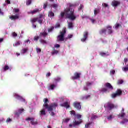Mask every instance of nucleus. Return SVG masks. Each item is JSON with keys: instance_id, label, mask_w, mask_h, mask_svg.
<instances>
[{"instance_id": "f257e3e1", "label": "nucleus", "mask_w": 128, "mask_h": 128, "mask_svg": "<svg viewBox=\"0 0 128 128\" xmlns=\"http://www.w3.org/2000/svg\"><path fill=\"white\" fill-rule=\"evenodd\" d=\"M70 8H68L64 10V12L61 13V18H64L66 16V18L70 20H76V16L74 15V10L72 8H76V4H69Z\"/></svg>"}, {"instance_id": "f03ea898", "label": "nucleus", "mask_w": 128, "mask_h": 128, "mask_svg": "<svg viewBox=\"0 0 128 128\" xmlns=\"http://www.w3.org/2000/svg\"><path fill=\"white\" fill-rule=\"evenodd\" d=\"M44 104L43 105L44 108L45 110H47L48 112H52L50 113V116H56V114L54 113L53 110H54L58 106V103H52L50 105H48V99L45 98L44 99Z\"/></svg>"}, {"instance_id": "7ed1b4c3", "label": "nucleus", "mask_w": 128, "mask_h": 128, "mask_svg": "<svg viewBox=\"0 0 128 128\" xmlns=\"http://www.w3.org/2000/svg\"><path fill=\"white\" fill-rule=\"evenodd\" d=\"M66 34V30L64 29L62 31L60 32V35H59L57 38L58 42H64V36Z\"/></svg>"}, {"instance_id": "20e7f679", "label": "nucleus", "mask_w": 128, "mask_h": 128, "mask_svg": "<svg viewBox=\"0 0 128 128\" xmlns=\"http://www.w3.org/2000/svg\"><path fill=\"white\" fill-rule=\"evenodd\" d=\"M104 107L106 110H114V108H116V105L112 104V102H108L105 104Z\"/></svg>"}, {"instance_id": "39448f33", "label": "nucleus", "mask_w": 128, "mask_h": 128, "mask_svg": "<svg viewBox=\"0 0 128 128\" xmlns=\"http://www.w3.org/2000/svg\"><path fill=\"white\" fill-rule=\"evenodd\" d=\"M26 122L30 121V124L32 126H36L38 124V122H34V118H28L26 119Z\"/></svg>"}, {"instance_id": "423d86ee", "label": "nucleus", "mask_w": 128, "mask_h": 128, "mask_svg": "<svg viewBox=\"0 0 128 128\" xmlns=\"http://www.w3.org/2000/svg\"><path fill=\"white\" fill-rule=\"evenodd\" d=\"M122 94V91L120 89H118L115 94H112V98H116L117 96H120Z\"/></svg>"}, {"instance_id": "0eeeda50", "label": "nucleus", "mask_w": 128, "mask_h": 128, "mask_svg": "<svg viewBox=\"0 0 128 128\" xmlns=\"http://www.w3.org/2000/svg\"><path fill=\"white\" fill-rule=\"evenodd\" d=\"M14 96L18 100H20L22 102H26V99H24L22 96L18 94H14Z\"/></svg>"}, {"instance_id": "6e6552de", "label": "nucleus", "mask_w": 128, "mask_h": 128, "mask_svg": "<svg viewBox=\"0 0 128 128\" xmlns=\"http://www.w3.org/2000/svg\"><path fill=\"white\" fill-rule=\"evenodd\" d=\"M73 106L74 108L78 110H82V104L80 102H75L74 103Z\"/></svg>"}, {"instance_id": "1a4fd4ad", "label": "nucleus", "mask_w": 128, "mask_h": 128, "mask_svg": "<svg viewBox=\"0 0 128 128\" xmlns=\"http://www.w3.org/2000/svg\"><path fill=\"white\" fill-rule=\"evenodd\" d=\"M80 76H82V74L76 72L74 74V76L72 77V80H78V78H80Z\"/></svg>"}, {"instance_id": "9d476101", "label": "nucleus", "mask_w": 128, "mask_h": 128, "mask_svg": "<svg viewBox=\"0 0 128 128\" xmlns=\"http://www.w3.org/2000/svg\"><path fill=\"white\" fill-rule=\"evenodd\" d=\"M24 112V109H20L18 112H14L15 116L16 118H20V116Z\"/></svg>"}, {"instance_id": "9b49d317", "label": "nucleus", "mask_w": 128, "mask_h": 128, "mask_svg": "<svg viewBox=\"0 0 128 128\" xmlns=\"http://www.w3.org/2000/svg\"><path fill=\"white\" fill-rule=\"evenodd\" d=\"M82 124V120H80V121L74 120L73 122V126L74 128H76V126H78L80 124Z\"/></svg>"}, {"instance_id": "f8f14e48", "label": "nucleus", "mask_w": 128, "mask_h": 128, "mask_svg": "<svg viewBox=\"0 0 128 128\" xmlns=\"http://www.w3.org/2000/svg\"><path fill=\"white\" fill-rule=\"evenodd\" d=\"M88 32H84V38L82 39V42H84L86 40H88Z\"/></svg>"}, {"instance_id": "ddd939ff", "label": "nucleus", "mask_w": 128, "mask_h": 128, "mask_svg": "<svg viewBox=\"0 0 128 128\" xmlns=\"http://www.w3.org/2000/svg\"><path fill=\"white\" fill-rule=\"evenodd\" d=\"M120 2L114 0L112 2V6H114V8H117V6H120Z\"/></svg>"}, {"instance_id": "4468645a", "label": "nucleus", "mask_w": 128, "mask_h": 128, "mask_svg": "<svg viewBox=\"0 0 128 128\" xmlns=\"http://www.w3.org/2000/svg\"><path fill=\"white\" fill-rule=\"evenodd\" d=\"M10 18L12 20H18V18H20V15L16 14V16H12Z\"/></svg>"}, {"instance_id": "2eb2a0df", "label": "nucleus", "mask_w": 128, "mask_h": 128, "mask_svg": "<svg viewBox=\"0 0 128 128\" xmlns=\"http://www.w3.org/2000/svg\"><path fill=\"white\" fill-rule=\"evenodd\" d=\"M60 106L62 108H70V104H68V102H65L63 104H62Z\"/></svg>"}, {"instance_id": "dca6fc26", "label": "nucleus", "mask_w": 128, "mask_h": 128, "mask_svg": "<svg viewBox=\"0 0 128 128\" xmlns=\"http://www.w3.org/2000/svg\"><path fill=\"white\" fill-rule=\"evenodd\" d=\"M106 88H109V90H114V88L112 86V84L110 83H106L105 84Z\"/></svg>"}, {"instance_id": "f3484780", "label": "nucleus", "mask_w": 128, "mask_h": 128, "mask_svg": "<svg viewBox=\"0 0 128 128\" xmlns=\"http://www.w3.org/2000/svg\"><path fill=\"white\" fill-rule=\"evenodd\" d=\"M112 26H106V29L108 30V34H112L114 32L112 31Z\"/></svg>"}, {"instance_id": "a211bd4d", "label": "nucleus", "mask_w": 128, "mask_h": 128, "mask_svg": "<svg viewBox=\"0 0 128 128\" xmlns=\"http://www.w3.org/2000/svg\"><path fill=\"white\" fill-rule=\"evenodd\" d=\"M100 34L102 35V34H106V29L103 28L100 31Z\"/></svg>"}, {"instance_id": "6ab92c4d", "label": "nucleus", "mask_w": 128, "mask_h": 128, "mask_svg": "<svg viewBox=\"0 0 128 128\" xmlns=\"http://www.w3.org/2000/svg\"><path fill=\"white\" fill-rule=\"evenodd\" d=\"M74 24L72 22H70L68 24V28L70 30H72L74 28Z\"/></svg>"}, {"instance_id": "aec40b11", "label": "nucleus", "mask_w": 128, "mask_h": 128, "mask_svg": "<svg viewBox=\"0 0 128 128\" xmlns=\"http://www.w3.org/2000/svg\"><path fill=\"white\" fill-rule=\"evenodd\" d=\"M38 12H40V10L36 9L33 11H31L30 14H38Z\"/></svg>"}, {"instance_id": "412c9836", "label": "nucleus", "mask_w": 128, "mask_h": 128, "mask_svg": "<svg viewBox=\"0 0 128 128\" xmlns=\"http://www.w3.org/2000/svg\"><path fill=\"white\" fill-rule=\"evenodd\" d=\"M40 115H41V116H46V110H44V109L42 110L40 112Z\"/></svg>"}, {"instance_id": "4be33fe9", "label": "nucleus", "mask_w": 128, "mask_h": 128, "mask_svg": "<svg viewBox=\"0 0 128 128\" xmlns=\"http://www.w3.org/2000/svg\"><path fill=\"white\" fill-rule=\"evenodd\" d=\"M47 36H48V34L46 32H43L40 34V36H44V38H46Z\"/></svg>"}, {"instance_id": "5701e85b", "label": "nucleus", "mask_w": 128, "mask_h": 128, "mask_svg": "<svg viewBox=\"0 0 128 128\" xmlns=\"http://www.w3.org/2000/svg\"><path fill=\"white\" fill-rule=\"evenodd\" d=\"M100 12V9H96L94 10V16H96V14H98Z\"/></svg>"}, {"instance_id": "b1692460", "label": "nucleus", "mask_w": 128, "mask_h": 128, "mask_svg": "<svg viewBox=\"0 0 128 128\" xmlns=\"http://www.w3.org/2000/svg\"><path fill=\"white\" fill-rule=\"evenodd\" d=\"M70 114L72 116H74V118L76 117V112L74 110L70 111Z\"/></svg>"}, {"instance_id": "393cba45", "label": "nucleus", "mask_w": 128, "mask_h": 128, "mask_svg": "<svg viewBox=\"0 0 128 128\" xmlns=\"http://www.w3.org/2000/svg\"><path fill=\"white\" fill-rule=\"evenodd\" d=\"M32 0H27L26 2V6H30L32 4Z\"/></svg>"}, {"instance_id": "a878e982", "label": "nucleus", "mask_w": 128, "mask_h": 128, "mask_svg": "<svg viewBox=\"0 0 128 128\" xmlns=\"http://www.w3.org/2000/svg\"><path fill=\"white\" fill-rule=\"evenodd\" d=\"M38 20V18H34L32 20H31V22H32V24H34V22H36Z\"/></svg>"}, {"instance_id": "bb28decb", "label": "nucleus", "mask_w": 128, "mask_h": 128, "mask_svg": "<svg viewBox=\"0 0 128 128\" xmlns=\"http://www.w3.org/2000/svg\"><path fill=\"white\" fill-rule=\"evenodd\" d=\"M60 80H62V78L60 77H58L54 79V81L56 82H60Z\"/></svg>"}, {"instance_id": "cd10ccee", "label": "nucleus", "mask_w": 128, "mask_h": 128, "mask_svg": "<svg viewBox=\"0 0 128 128\" xmlns=\"http://www.w3.org/2000/svg\"><path fill=\"white\" fill-rule=\"evenodd\" d=\"M49 16L50 18H54V13L52 12H49Z\"/></svg>"}, {"instance_id": "c85d7f7f", "label": "nucleus", "mask_w": 128, "mask_h": 128, "mask_svg": "<svg viewBox=\"0 0 128 128\" xmlns=\"http://www.w3.org/2000/svg\"><path fill=\"white\" fill-rule=\"evenodd\" d=\"M21 42L20 41L14 44V46H18L20 45Z\"/></svg>"}, {"instance_id": "c756f323", "label": "nucleus", "mask_w": 128, "mask_h": 128, "mask_svg": "<svg viewBox=\"0 0 128 128\" xmlns=\"http://www.w3.org/2000/svg\"><path fill=\"white\" fill-rule=\"evenodd\" d=\"M58 54V51L56 50H54V52H52V56H54V54Z\"/></svg>"}, {"instance_id": "7c9ffc66", "label": "nucleus", "mask_w": 128, "mask_h": 128, "mask_svg": "<svg viewBox=\"0 0 128 128\" xmlns=\"http://www.w3.org/2000/svg\"><path fill=\"white\" fill-rule=\"evenodd\" d=\"M56 86V85L52 84L50 86V90H54V88Z\"/></svg>"}, {"instance_id": "2f4dec72", "label": "nucleus", "mask_w": 128, "mask_h": 128, "mask_svg": "<svg viewBox=\"0 0 128 128\" xmlns=\"http://www.w3.org/2000/svg\"><path fill=\"white\" fill-rule=\"evenodd\" d=\"M108 88H102V90H101V92H108Z\"/></svg>"}, {"instance_id": "473e14b6", "label": "nucleus", "mask_w": 128, "mask_h": 128, "mask_svg": "<svg viewBox=\"0 0 128 128\" xmlns=\"http://www.w3.org/2000/svg\"><path fill=\"white\" fill-rule=\"evenodd\" d=\"M91 124H92V122L86 124L85 126L86 128H89L90 126H91Z\"/></svg>"}, {"instance_id": "72a5a7b5", "label": "nucleus", "mask_w": 128, "mask_h": 128, "mask_svg": "<svg viewBox=\"0 0 128 128\" xmlns=\"http://www.w3.org/2000/svg\"><path fill=\"white\" fill-rule=\"evenodd\" d=\"M10 70V67H8V66H5V67L4 68V70L6 72V70Z\"/></svg>"}, {"instance_id": "f704fd0d", "label": "nucleus", "mask_w": 128, "mask_h": 128, "mask_svg": "<svg viewBox=\"0 0 128 128\" xmlns=\"http://www.w3.org/2000/svg\"><path fill=\"white\" fill-rule=\"evenodd\" d=\"M28 48H25L24 50H22V54H26V52H28Z\"/></svg>"}, {"instance_id": "c9c22d12", "label": "nucleus", "mask_w": 128, "mask_h": 128, "mask_svg": "<svg viewBox=\"0 0 128 128\" xmlns=\"http://www.w3.org/2000/svg\"><path fill=\"white\" fill-rule=\"evenodd\" d=\"M124 82V80H119L118 82V84H122V83Z\"/></svg>"}, {"instance_id": "e433bc0d", "label": "nucleus", "mask_w": 128, "mask_h": 128, "mask_svg": "<svg viewBox=\"0 0 128 128\" xmlns=\"http://www.w3.org/2000/svg\"><path fill=\"white\" fill-rule=\"evenodd\" d=\"M52 6L54 8H58V5L56 4H54L52 5Z\"/></svg>"}, {"instance_id": "4c0bfd02", "label": "nucleus", "mask_w": 128, "mask_h": 128, "mask_svg": "<svg viewBox=\"0 0 128 128\" xmlns=\"http://www.w3.org/2000/svg\"><path fill=\"white\" fill-rule=\"evenodd\" d=\"M126 122H128V120L126 118L124 119V121L122 122L123 124H126Z\"/></svg>"}, {"instance_id": "58836bf2", "label": "nucleus", "mask_w": 128, "mask_h": 128, "mask_svg": "<svg viewBox=\"0 0 128 128\" xmlns=\"http://www.w3.org/2000/svg\"><path fill=\"white\" fill-rule=\"evenodd\" d=\"M76 116L77 117V118L78 120H80V118L82 117V115H80V114H77V115H76Z\"/></svg>"}, {"instance_id": "ea45409f", "label": "nucleus", "mask_w": 128, "mask_h": 128, "mask_svg": "<svg viewBox=\"0 0 128 128\" xmlns=\"http://www.w3.org/2000/svg\"><path fill=\"white\" fill-rule=\"evenodd\" d=\"M119 116H120V118H124V116H126V113H122L120 115H119Z\"/></svg>"}, {"instance_id": "a19ab883", "label": "nucleus", "mask_w": 128, "mask_h": 128, "mask_svg": "<svg viewBox=\"0 0 128 128\" xmlns=\"http://www.w3.org/2000/svg\"><path fill=\"white\" fill-rule=\"evenodd\" d=\"M100 55L102 56H106V53H104V52H101L100 53Z\"/></svg>"}, {"instance_id": "79ce46f5", "label": "nucleus", "mask_w": 128, "mask_h": 128, "mask_svg": "<svg viewBox=\"0 0 128 128\" xmlns=\"http://www.w3.org/2000/svg\"><path fill=\"white\" fill-rule=\"evenodd\" d=\"M84 5L80 4V8H78V10H82L84 9Z\"/></svg>"}, {"instance_id": "37998d69", "label": "nucleus", "mask_w": 128, "mask_h": 128, "mask_svg": "<svg viewBox=\"0 0 128 128\" xmlns=\"http://www.w3.org/2000/svg\"><path fill=\"white\" fill-rule=\"evenodd\" d=\"M54 30V27H52L51 28L48 29V32H52V30Z\"/></svg>"}, {"instance_id": "c03bdc74", "label": "nucleus", "mask_w": 128, "mask_h": 128, "mask_svg": "<svg viewBox=\"0 0 128 128\" xmlns=\"http://www.w3.org/2000/svg\"><path fill=\"white\" fill-rule=\"evenodd\" d=\"M98 116H93L92 117V120H96V118H98Z\"/></svg>"}, {"instance_id": "a18cd8bd", "label": "nucleus", "mask_w": 128, "mask_h": 128, "mask_svg": "<svg viewBox=\"0 0 128 128\" xmlns=\"http://www.w3.org/2000/svg\"><path fill=\"white\" fill-rule=\"evenodd\" d=\"M40 42L42 44H46V41L44 40H40Z\"/></svg>"}, {"instance_id": "49530a36", "label": "nucleus", "mask_w": 128, "mask_h": 128, "mask_svg": "<svg viewBox=\"0 0 128 128\" xmlns=\"http://www.w3.org/2000/svg\"><path fill=\"white\" fill-rule=\"evenodd\" d=\"M12 36L13 38H16V36H18V34L16 32H13L12 34Z\"/></svg>"}, {"instance_id": "de8ad7c7", "label": "nucleus", "mask_w": 128, "mask_h": 128, "mask_svg": "<svg viewBox=\"0 0 128 128\" xmlns=\"http://www.w3.org/2000/svg\"><path fill=\"white\" fill-rule=\"evenodd\" d=\"M60 28V24H57L55 26V28Z\"/></svg>"}, {"instance_id": "09e8293b", "label": "nucleus", "mask_w": 128, "mask_h": 128, "mask_svg": "<svg viewBox=\"0 0 128 128\" xmlns=\"http://www.w3.org/2000/svg\"><path fill=\"white\" fill-rule=\"evenodd\" d=\"M14 12L15 14H18L20 12V9H14Z\"/></svg>"}, {"instance_id": "8fccbe9b", "label": "nucleus", "mask_w": 128, "mask_h": 128, "mask_svg": "<svg viewBox=\"0 0 128 128\" xmlns=\"http://www.w3.org/2000/svg\"><path fill=\"white\" fill-rule=\"evenodd\" d=\"M12 122V120L10 119V118H8L6 120V122L8 123Z\"/></svg>"}, {"instance_id": "3c124183", "label": "nucleus", "mask_w": 128, "mask_h": 128, "mask_svg": "<svg viewBox=\"0 0 128 128\" xmlns=\"http://www.w3.org/2000/svg\"><path fill=\"white\" fill-rule=\"evenodd\" d=\"M86 84L87 86H90L92 84V82H87Z\"/></svg>"}, {"instance_id": "603ef678", "label": "nucleus", "mask_w": 128, "mask_h": 128, "mask_svg": "<svg viewBox=\"0 0 128 128\" xmlns=\"http://www.w3.org/2000/svg\"><path fill=\"white\" fill-rule=\"evenodd\" d=\"M88 98H90V96H87L84 97V100H88Z\"/></svg>"}, {"instance_id": "864d4df0", "label": "nucleus", "mask_w": 128, "mask_h": 128, "mask_svg": "<svg viewBox=\"0 0 128 128\" xmlns=\"http://www.w3.org/2000/svg\"><path fill=\"white\" fill-rule=\"evenodd\" d=\"M70 119L66 118V119L64 120V122L68 123V122H70Z\"/></svg>"}, {"instance_id": "5fc2aeb1", "label": "nucleus", "mask_w": 128, "mask_h": 128, "mask_svg": "<svg viewBox=\"0 0 128 128\" xmlns=\"http://www.w3.org/2000/svg\"><path fill=\"white\" fill-rule=\"evenodd\" d=\"M34 40H36V42H38V40H40V37L38 36H35L34 38Z\"/></svg>"}, {"instance_id": "6e6d98bb", "label": "nucleus", "mask_w": 128, "mask_h": 128, "mask_svg": "<svg viewBox=\"0 0 128 128\" xmlns=\"http://www.w3.org/2000/svg\"><path fill=\"white\" fill-rule=\"evenodd\" d=\"M74 36V35L72 34H70L68 36V38L69 40H70V38H72V37Z\"/></svg>"}, {"instance_id": "4d7b16f0", "label": "nucleus", "mask_w": 128, "mask_h": 128, "mask_svg": "<svg viewBox=\"0 0 128 128\" xmlns=\"http://www.w3.org/2000/svg\"><path fill=\"white\" fill-rule=\"evenodd\" d=\"M46 8H48V3H46V4H44V10H46Z\"/></svg>"}, {"instance_id": "13d9d810", "label": "nucleus", "mask_w": 128, "mask_h": 128, "mask_svg": "<svg viewBox=\"0 0 128 128\" xmlns=\"http://www.w3.org/2000/svg\"><path fill=\"white\" fill-rule=\"evenodd\" d=\"M55 48H60V45L56 44V45H55Z\"/></svg>"}, {"instance_id": "bf43d9fd", "label": "nucleus", "mask_w": 128, "mask_h": 128, "mask_svg": "<svg viewBox=\"0 0 128 128\" xmlns=\"http://www.w3.org/2000/svg\"><path fill=\"white\" fill-rule=\"evenodd\" d=\"M108 119L109 120H112V115H110V116H109L108 118Z\"/></svg>"}, {"instance_id": "052dcab7", "label": "nucleus", "mask_w": 128, "mask_h": 128, "mask_svg": "<svg viewBox=\"0 0 128 128\" xmlns=\"http://www.w3.org/2000/svg\"><path fill=\"white\" fill-rule=\"evenodd\" d=\"M123 70L124 72H128V68H123Z\"/></svg>"}, {"instance_id": "680f3d73", "label": "nucleus", "mask_w": 128, "mask_h": 128, "mask_svg": "<svg viewBox=\"0 0 128 128\" xmlns=\"http://www.w3.org/2000/svg\"><path fill=\"white\" fill-rule=\"evenodd\" d=\"M43 22H44V20H38V22L40 24H42Z\"/></svg>"}, {"instance_id": "e2e57ef3", "label": "nucleus", "mask_w": 128, "mask_h": 128, "mask_svg": "<svg viewBox=\"0 0 128 128\" xmlns=\"http://www.w3.org/2000/svg\"><path fill=\"white\" fill-rule=\"evenodd\" d=\"M120 24H117L115 28H120Z\"/></svg>"}, {"instance_id": "0e129e2a", "label": "nucleus", "mask_w": 128, "mask_h": 128, "mask_svg": "<svg viewBox=\"0 0 128 128\" xmlns=\"http://www.w3.org/2000/svg\"><path fill=\"white\" fill-rule=\"evenodd\" d=\"M0 14H2V16H4V13L2 11V9L0 8Z\"/></svg>"}, {"instance_id": "69168bd1", "label": "nucleus", "mask_w": 128, "mask_h": 128, "mask_svg": "<svg viewBox=\"0 0 128 128\" xmlns=\"http://www.w3.org/2000/svg\"><path fill=\"white\" fill-rule=\"evenodd\" d=\"M6 4H10V0H7L6 1Z\"/></svg>"}, {"instance_id": "338daca9", "label": "nucleus", "mask_w": 128, "mask_h": 128, "mask_svg": "<svg viewBox=\"0 0 128 128\" xmlns=\"http://www.w3.org/2000/svg\"><path fill=\"white\" fill-rule=\"evenodd\" d=\"M52 76V74L50 73H48L46 74V76H48V78H50V76Z\"/></svg>"}, {"instance_id": "774afa93", "label": "nucleus", "mask_w": 128, "mask_h": 128, "mask_svg": "<svg viewBox=\"0 0 128 128\" xmlns=\"http://www.w3.org/2000/svg\"><path fill=\"white\" fill-rule=\"evenodd\" d=\"M37 52H42V50L40 48H37Z\"/></svg>"}]
</instances>
